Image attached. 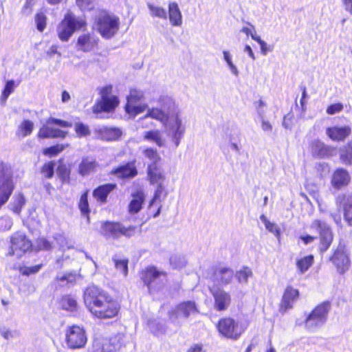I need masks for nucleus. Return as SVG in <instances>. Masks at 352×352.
Returning a JSON list of instances; mask_svg holds the SVG:
<instances>
[{"label": "nucleus", "instance_id": "1", "mask_svg": "<svg viewBox=\"0 0 352 352\" xmlns=\"http://www.w3.org/2000/svg\"><path fill=\"white\" fill-rule=\"evenodd\" d=\"M83 300L88 311L100 319L112 318L117 316L120 309L119 304L111 295L94 285L85 289Z\"/></svg>", "mask_w": 352, "mask_h": 352}, {"label": "nucleus", "instance_id": "2", "mask_svg": "<svg viewBox=\"0 0 352 352\" xmlns=\"http://www.w3.org/2000/svg\"><path fill=\"white\" fill-rule=\"evenodd\" d=\"M136 226H125L120 221H106L101 223L100 234L107 240H119L122 236L129 239L136 232Z\"/></svg>", "mask_w": 352, "mask_h": 352}, {"label": "nucleus", "instance_id": "3", "mask_svg": "<svg viewBox=\"0 0 352 352\" xmlns=\"http://www.w3.org/2000/svg\"><path fill=\"white\" fill-rule=\"evenodd\" d=\"M95 26L102 38L110 39L119 30L120 19L115 14L102 12L96 18Z\"/></svg>", "mask_w": 352, "mask_h": 352}, {"label": "nucleus", "instance_id": "4", "mask_svg": "<svg viewBox=\"0 0 352 352\" xmlns=\"http://www.w3.org/2000/svg\"><path fill=\"white\" fill-rule=\"evenodd\" d=\"M331 303L324 301L317 305L307 316L305 320V328L311 332L322 327L327 322Z\"/></svg>", "mask_w": 352, "mask_h": 352}, {"label": "nucleus", "instance_id": "5", "mask_svg": "<svg viewBox=\"0 0 352 352\" xmlns=\"http://www.w3.org/2000/svg\"><path fill=\"white\" fill-rule=\"evenodd\" d=\"M85 21L81 18H76L72 13L65 14L64 19L57 28V33L62 41H67L74 32L82 28Z\"/></svg>", "mask_w": 352, "mask_h": 352}, {"label": "nucleus", "instance_id": "6", "mask_svg": "<svg viewBox=\"0 0 352 352\" xmlns=\"http://www.w3.org/2000/svg\"><path fill=\"white\" fill-rule=\"evenodd\" d=\"M14 188L12 172L7 164L0 163V208L9 199Z\"/></svg>", "mask_w": 352, "mask_h": 352}, {"label": "nucleus", "instance_id": "7", "mask_svg": "<svg viewBox=\"0 0 352 352\" xmlns=\"http://www.w3.org/2000/svg\"><path fill=\"white\" fill-rule=\"evenodd\" d=\"M113 87L111 85L102 87L100 90L101 99L93 107V113L98 114L101 112L113 111L119 104L117 96L111 95Z\"/></svg>", "mask_w": 352, "mask_h": 352}, {"label": "nucleus", "instance_id": "8", "mask_svg": "<svg viewBox=\"0 0 352 352\" xmlns=\"http://www.w3.org/2000/svg\"><path fill=\"white\" fill-rule=\"evenodd\" d=\"M65 336L67 346L72 349H82L87 342L85 330L82 327L78 325L74 324L67 327Z\"/></svg>", "mask_w": 352, "mask_h": 352}, {"label": "nucleus", "instance_id": "9", "mask_svg": "<svg viewBox=\"0 0 352 352\" xmlns=\"http://www.w3.org/2000/svg\"><path fill=\"white\" fill-rule=\"evenodd\" d=\"M56 124L63 128L72 126V123L54 118H50L47 120V126H42L38 132V137L41 138H65L67 132L58 129L50 126V125Z\"/></svg>", "mask_w": 352, "mask_h": 352}, {"label": "nucleus", "instance_id": "10", "mask_svg": "<svg viewBox=\"0 0 352 352\" xmlns=\"http://www.w3.org/2000/svg\"><path fill=\"white\" fill-rule=\"evenodd\" d=\"M310 228L319 234V250L321 253H324L329 249L333 241V234L329 226L324 221L315 219L311 222Z\"/></svg>", "mask_w": 352, "mask_h": 352}, {"label": "nucleus", "instance_id": "11", "mask_svg": "<svg viewBox=\"0 0 352 352\" xmlns=\"http://www.w3.org/2000/svg\"><path fill=\"white\" fill-rule=\"evenodd\" d=\"M144 93L142 91L131 89L126 97L127 102L125 105L126 112L132 116H135L144 112L148 107L147 104L142 103Z\"/></svg>", "mask_w": 352, "mask_h": 352}, {"label": "nucleus", "instance_id": "12", "mask_svg": "<svg viewBox=\"0 0 352 352\" xmlns=\"http://www.w3.org/2000/svg\"><path fill=\"white\" fill-rule=\"evenodd\" d=\"M165 278L166 274L155 267H147L142 274V279L150 293L161 288L164 284Z\"/></svg>", "mask_w": 352, "mask_h": 352}, {"label": "nucleus", "instance_id": "13", "mask_svg": "<svg viewBox=\"0 0 352 352\" xmlns=\"http://www.w3.org/2000/svg\"><path fill=\"white\" fill-rule=\"evenodd\" d=\"M167 135L171 138L173 142L177 148L180 143L185 132V126L182 124V121L178 113L170 118L165 123Z\"/></svg>", "mask_w": 352, "mask_h": 352}, {"label": "nucleus", "instance_id": "14", "mask_svg": "<svg viewBox=\"0 0 352 352\" xmlns=\"http://www.w3.org/2000/svg\"><path fill=\"white\" fill-rule=\"evenodd\" d=\"M214 298V307L217 311L226 310L230 305L232 298L229 292L218 285H212L209 288Z\"/></svg>", "mask_w": 352, "mask_h": 352}, {"label": "nucleus", "instance_id": "15", "mask_svg": "<svg viewBox=\"0 0 352 352\" xmlns=\"http://www.w3.org/2000/svg\"><path fill=\"white\" fill-rule=\"evenodd\" d=\"M199 313L198 308L194 301H184L177 305L169 312L170 318L175 321L178 318H188Z\"/></svg>", "mask_w": 352, "mask_h": 352}, {"label": "nucleus", "instance_id": "16", "mask_svg": "<svg viewBox=\"0 0 352 352\" xmlns=\"http://www.w3.org/2000/svg\"><path fill=\"white\" fill-rule=\"evenodd\" d=\"M219 333L227 338L236 340L241 336L242 330L238 323L232 318L221 319L217 325Z\"/></svg>", "mask_w": 352, "mask_h": 352}, {"label": "nucleus", "instance_id": "17", "mask_svg": "<svg viewBox=\"0 0 352 352\" xmlns=\"http://www.w3.org/2000/svg\"><path fill=\"white\" fill-rule=\"evenodd\" d=\"M31 247L32 243L27 238L26 235L21 232H17L11 237V246L9 254L20 256L23 253L29 250Z\"/></svg>", "mask_w": 352, "mask_h": 352}, {"label": "nucleus", "instance_id": "18", "mask_svg": "<svg viewBox=\"0 0 352 352\" xmlns=\"http://www.w3.org/2000/svg\"><path fill=\"white\" fill-rule=\"evenodd\" d=\"M330 260L336 267L340 274H344L349 268L350 259L349 254L345 248V245L343 244L340 243L338 245Z\"/></svg>", "mask_w": 352, "mask_h": 352}, {"label": "nucleus", "instance_id": "19", "mask_svg": "<svg viewBox=\"0 0 352 352\" xmlns=\"http://www.w3.org/2000/svg\"><path fill=\"white\" fill-rule=\"evenodd\" d=\"M234 271L232 269L227 267H217L212 276V280L214 283L213 285H218L219 287L227 285L232 281L234 278Z\"/></svg>", "mask_w": 352, "mask_h": 352}, {"label": "nucleus", "instance_id": "20", "mask_svg": "<svg viewBox=\"0 0 352 352\" xmlns=\"http://www.w3.org/2000/svg\"><path fill=\"white\" fill-rule=\"evenodd\" d=\"M312 154L317 157H329L334 155L336 148L333 146L326 145L322 142L315 140L311 144Z\"/></svg>", "mask_w": 352, "mask_h": 352}, {"label": "nucleus", "instance_id": "21", "mask_svg": "<svg viewBox=\"0 0 352 352\" xmlns=\"http://www.w3.org/2000/svg\"><path fill=\"white\" fill-rule=\"evenodd\" d=\"M94 132L98 138L107 141L116 140L122 133L119 128L108 127L105 126H96L94 129Z\"/></svg>", "mask_w": 352, "mask_h": 352}, {"label": "nucleus", "instance_id": "22", "mask_svg": "<svg viewBox=\"0 0 352 352\" xmlns=\"http://www.w3.org/2000/svg\"><path fill=\"white\" fill-rule=\"evenodd\" d=\"M98 38L94 34H83L80 35L77 41L78 50L85 52H91L98 45Z\"/></svg>", "mask_w": 352, "mask_h": 352}, {"label": "nucleus", "instance_id": "23", "mask_svg": "<svg viewBox=\"0 0 352 352\" xmlns=\"http://www.w3.org/2000/svg\"><path fill=\"white\" fill-rule=\"evenodd\" d=\"M299 292L291 286L287 287L283 294L280 311L285 312L293 307L294 302L298 299Z\"/></svg>", "mask_w": 352, "mask_h": 352}, {"label": "nucleus", "instance_id": "24", "mask_svg": "<svg viewBox=\"0 0 352 352\" xmlns=\"http://www.w3.org/2000/svg\"><path fill=\"white\" fill-rule=\"evenodd\" d=\"M147 176L153 185L163 183L165 180L164 170L160 164H148Z\"/></svg>", "mask_w": 352, "mask_h": 352}, {"label": "nucleus", "instance_id": "25", "mask_svg": "<svg viewBox=\"0 0 352 352\" xmlns=\"http://www.w3.org/2000/svg\"><path fill=\"white\" fill-rule=\"evenodd\" d=\"M337 204L343 205L344 219L349 226H352V192L347 195L338 196Z\"/></svg>", "mask_w": 352, "mask_h": 352}, {"label": "nucleus", "instance_id": "26", "mask_svg": "<svg viewBox=\"0 0 352 352\" xmlns=\"http://www.w3.org/2000/svg\"><path fill=\"white\" fill-rule=\"evenodd\" d=\"M351 133L349 126L329 127L326 130L328 137L334 141H343Z\"/></svg>", "mask_w": 352, "mask_h": 352}, {"label": "nucleus", "instance_id": "27", "mask_svg": "<svg viewBox=\"0 0 352 352\" xmlns=\"http://www.w3.org/2000/svg\"><path fill=\"white\" fill-rule=\"evenodd\" d=\"M350 182V176L347 170L338 168L333 174L331 184L337 189L347 186Z\"/></svg>", "mask_w": 352, "mask_h": 352}, {"label": "nucleus", "instance_id": "28", "mask_svg": "<svg viewBox=\"0 0 352 352\" xmlns=\"http://www.w3.org/2000/svg\"><path fill=\"white\" fill-rule=\"evenodd\" d=\"M168 16L171 25L179 27L182 24V14L177 3L170 2L168 6Z\"/></svg>", "mask_w": 352, "mask_h": 352}, {"label": "nucleus", "instance_id": "29", "mask_svg": "<svg viewBox=\"0 0 352 352\" xmlns=\"http://www.w3.org/2000/svg\"><path fill=\"white\" fill-rule=\"evenodd\" d=\"M148 118L159 120L162 122L163 124H165L166 122L168 120L167 115L164 110L158 108L148 109L147 111V113L140 119L141 126L142 127L150 126V123H144V122ZM151 124L152 122H151Z\"/></svg>", "mask_w": 352, "mask_h": 352}, {"label": "nucleus", "instance_id": "30", "mask_svg": "<svg viewBox=\"0 0 352 352\" xmlns=\"http://www.w3.org/2000/svg\"><path fill=\"white\" fill-rule=\"evenodd\" d=\"M155 185L157 186V187L155 190L153 197L151 200L148 206L149 209H151L153 207L154 204L156 202L159 201V204H157V211L153 214V217L155 218L158 217L161 212L162 205L160 204V202L162 201L161 197L162 196V194L164 192V198H165L167 195V193L165 192V188L163 185V183L156 184Z\"/></svg>", "mask_w": 352, "mask_h": 352}, {"label": "nucleus", "instance_id": "31", "mask_svg": "<svg viewBox=\"0 0 352 352\" xmlns=\"http://www.w3.org/2000/svg\"><path fill=\"white\" fill-rule=\"evenodd\" d=\"M145 200V196L142 191H137L132 194V199L129 204L130 214L138 213L142 207Z\"/></svg>", "mask_w": 352, "mask_h": 352}, {"label": "nucleus", "instance_id": "32", "mask_svg": "<svg viewBox=\"0 0 352 352\" xmlns=\"http://www.w3.org/2000/svg\"><path fill=\"white\" fill-rule=\"evenodd\" d=\"M113 173L119 177H133L138 174L137 169L133 163L128 162L126 164L118 166Z\"/></svg>", "mask_w": 352, "mask_h": 352}, {"label": "nucleus", "instance_id": "33", "mask_svg": "<svg viewBox=\"0 0 352 352\" xmlns=\"http://www.w3.org/2000/svg\"><path fill=\"white\" fill-rule=\"evenodd\" d=\"M116 184H107L101 185L96 188L93 192V196L102 203L107 201L109 194L116 188Z\"/></svg>", "mask_w": 352, "mask_h": 352}, {"label": "nucleus", "instance_id": "34", "mask_svg": "<svg viewBox=\"0 0 352 352\" xmlns=\"http://www.w3.org/2000/svg\"><path fill=\"white\" fill-rule=\"evenodd\" d=\"M98 163L92 157H84L78 166L79 174L85 176L95 170Z\"/></svg>", "mask_w": 352, "mask_h": 352}, {"label": "nucleus", "instance_id": "35", "mask_svg": "<svg viewBox=\"0 0 352 352\" xmlns=\"http://www.w3.org/2000/svg\"><path fill=\"white\" fill-rule=\"evenodd\" d=\"M149 14L153 18H159L162 19H167L168 14L165 8L156 5L151 1L146 2Z\"/></svg>", "mask_w": 352, "mask_h": 352}, {"label": "nucleus", "instance_id": "36", "mask_svg": "<svg viewBox=\"0 0 352 352\" xmlns=\"http://www.w3.org/2000/svg\"><path fill=\"white\" fill-rule=\"evenodd\" d=\"M34 129V123L30 120H24L19 126L16 135L19 138L30 135Z\"/></svg>", "mask_w": 352, "mask_h": 352}, {"label": "nucleus", "instance_id": "37", "mask_svg": "<svg viewBox=\"0 0 352 352\" xmlns=\"http://www.w3.org/2000/svg\"><path fill=\"white\" fill-rule=\"evenodd\" d=\"M314 263V256L308 255L296 260V267L299 272L305 274Z\"/></svg>", "mask_w": 352, "mask_h": 352}, {"label": "nucleus", "instance_id": "38", "mask_svg": "<svg viewBox=\"0 0 352 352\" xmlns=\"http://www.w3.org/2000/svg\"><path fill=\"white\" fill-rule=\"evenodd\" d=\"M25 204V199L22 194L19 193L13 197V201L10 204L9 206L14 213L19 215Z\"/></svg>", "mask_w": 352, "mask_h": 352}, {"label": "nucleus", "instance_id": "39", "mask_svg": "<svg viewBox=\"0 0 352 352\" xmlns=\"http://www.w3.org/2000/svg\"><path fill=\"white\" fill-rule=\"evenodd\" d=\"M144 139L154 142L159 147L164 145V140L162 138L160 132L158 130L146 131L144 135Z\"/></svg>", "mask_w": 352, "mask_h": 352}, {"label": "nucleus", "instance_id": "40", "mask_svg": "<svg viewBox=\"0 0 352 352\" xmlns=\"http://www.w3.org/2000/svg\"><path fill=\"white\" fill-rule=\"evenodd\" d=\"M252 276V272L248 267H243L241 270L236 271L234 275L240 284H246L248 278Z\"/></svg>", "mask_w": 352, "mask_h": 352}, {"label": "nucleus", "instance_id": "41", "mask_svg": "<svg viewBox=\"0 0 352 352\" xmlns=\"http://www.w3.org/2000/svg\"><path fill=\"white\" fill-rule=\"evenodd\" d=\"M143 155L151 162L149 164H160L161 157L158 154L157 149L146 148L143 151Z\"/></svg>", "mask_w": 352, "mask_h": 352}, {"label": "nucleus", "instance_id": "42", "mask_svg": "<svg viewBox=\"0 0 352 352\" xmlns=\"http://www.w3.org/2000/svg\"><path fill=\"white\" fill-rule=\"evenodd\" d=\"M74 127L76 135L79 138L87 137L91 134L89 126L82 122H76Z\"/></svg>", "mask_w": 352, "mask_h": 352}, {"label": "nucleus", "instance_id": "43", "mask_svg": "<svg viewBox=\"0 0 352 352\" xmlns=\"http://www.w3.org/2000/svg\"><path fill=\"white\" fill-rule=\"evenodd\" d=\"M61 305L63 309L70 311H76L78 307L76 299L69 296H64L63 298Z\"/></svg>", "mask_w": 352, "mask_h": 352}, {"label": "nucleus", "instance_id": "44", "mask_svg": "<svg viewBox=\"0 0 352 352\" xmlns=\"http://www.w3.org/2000/svg\"><path fill=\"white\" fill-rule=\"evenodd\" d=\"M223 60L226 63L231 73L234 76H238L239 72V70H238L236 66L232 62V56L231 54L228 51L224 50V51H223Z\"/></svg>", "mask_w": 352, "mask_h": 352}, {"label": "nucleus", "instance_id": "45", "mask_svg": "<svg viewBox=\"0 0 352 352\" xmlns=\"http://www.w3.org/2000/svg\"><path fill=\"white\" fill-rule=\"evenodd\" d=\"M56 173L63 182H69L70 170L67 166L60 161Z\"/></svg>", "mask_w": 352, "mask_h": 352}, {"label": "nucleus", "instance_id": "46", "mask_svg": "<svg viewBox=\"0 0 352 352\" xmlns=\"http://www.w3.org/2000/svg\"><path fill=\"white\" fill-rule=\"evenodd\" d=\"M116 268L122 272L124 276L128 274V259H118L116 256L112 258Z\"/></svg>", "mask_w": 352, "mask_h": 352}, {"label": "nucleus", "instance_id": "47", "mask_svg": "<svg viewBox=\"0 0 352 352\" xmlns=\"http://www.w3.org/2000/svg\"><path fill=\"white\" fill-rule=\"evenodd\" d=\"M35 245L37 250L43 251H49L53 248L52 243L45 237L38 238Z\"/></svg>", "mask_w": 352, "mask_h": 352}, {"label": "nucleus", "instance_id": "48", "mask_svg": "<svg viewBox=\"0 0 352 352\" xmlns=\"http://www.w3.org/2000/svg\"><path fill=\"white\" fill-rule=\"evenodd\" d=\"M340 160L345 164H352V142L348 143L345 151L340 155Z\"/></svg>", "mask_w": 352, "mask_h": 352}, {"label": "nucleus", "instance_id": "49", "mask_svg": "<svg viewBox=\"0 0 352 352\" xmlns=\"http://www.w3.org/2000/svg\"><path fill=\"white\" fill-rule=\"evenodd\" d=\"M79 208L83 214H88L90 212L88 203V190L85 192L80 197L78 204Z\"/></svg>", "mask_w": 352, "mask_h": 352}, {"label": "nucleus", "instance_id": "50", "mask_svg": "<svg viewBox=\"0 0 352 352\" xmlns=\"http://www.w3.org/2000/svg\"><path fill=\"white\" fill-rule=\"evenodd\" d=\"M55 162L53 161L45 163L41 169V173L44 175L45 177L50 179L54 174Z\"/></svg>", "mask_w": 352, "mask_h": 352}, {"label": "nucleus", "instance_id": "51", "mask_svg": "<svg viewBox=\"0 0 352 352\" xmlns=\"http://www.w3.org/2000/svg\"><path fill=\"white\" fill-rule=\"evenodd\" d=\"M64 148L65 146L63 144H56L45 148L43 153L45 155L55 156L63 151Z\"/></svg>", "mask_w": 352, "mask_h": 352}, {"label": "nucleus", "instance_id": "52", "mask_svg": "<svg viewBox=\"0 0 352 352\" xmlns=\"http://www.w3.org/2000/svg\"><path fill=\"white\" fill-rule=\"evenodd\" d=\"M95 0H76L77 6L82 10H91L94 8Z\"/></svg>", "mask_w": 352, "mask_h": 352}, {"label": "nucleus", "instance_id": "53", "mask_svg": "<svg viewBox=\"0 0 352 352\" xmlns=\"http://www.w3.org/2000/svg\"><path fill=\"white\" fill-rule=\"evenodd\" d=\"M37 30L43 32L46 26V16L43 13H38L35 16Z\"/></svg>", "mask_w": 352, "mask_h": 352}, {"label": "nucleus", "instance_id": "54", "mask_svg": "<svg viewBox=\"0 0 352 352\" xmlns=\"http://www.w3.org/2000/svg\"><path fill=\"white\" fill-rule=\"evenodd\" d=\"M12 220L8 216H3L0 218V231L9 230L12 226Z\"/></svg>", "mask_w": 352, "mask_h": 352}, {"label": "nucleus", "instance_id": "55", "mask_svg": "<svg viewBox=\"0 0 352 352\" xmlns=\"http://www.w3.org/2000/svg\"><path fill=\"white\" fill-rule=\"evenodd\" d=\"M170 264L175 268H182L186 265V261L184 258L179 256H173L170 258Z\"/></svg>", "mask_w": 352, "mask_h": 352}, {"label": "nucleus", "instance_id": "56", "mask_svg": "<svg viewBox=\"0 0 352 352\" xmlns=\"http://www.w3.org/2000/svg\"><path fill=\"white\" fill-rule=\"evenodd\" d=\"M254 106L256 109V112L258 115V117L260 119H263L265 116V107L266 106L265 102L262 100H259L258 101H256L254 102Z\"/></svg>", "mask_w": 352, "mask_h": 352}, {"label": "nucleus", "instance_id": "57", "mask_svg": "<svg viewBox=\"0 0 352 352\" xmlns=\"http://www.w3.org/2000/svg\"><path fill=\"white\" fill-rule=\"evenodd\" d=\"M57 279L62 282H66L67 284H73L76 279V274L74 273H67L62 276H58Z\"/></svg>", "mask_w": 352, "mask_h": 352}, {"label": "nucleus", "instance_id": "58", "mask_svg": "<svg viewBox=\"0 0 352 352\" xmlns=\"http://www.w3.org/2000/svg\"><path fill=\"white\" fill-rule=\"evenodd\" d=\"M14 89V81L12 80H8L3 90V96H5V100H6L9 96L13 92Z\"/></svg>", "mask_w": 352, "mask_h": 352}, {"label": "nucleus", "instance_id": "59", "mask_svg": "<svg viewBox=\"0 0 352 352\" xmlns=\"http://www.w3.org/2000/svg\"><path fill=\"white\" fill-rule=\"evenodd\" d=\"M343 104L342 103H335L329 105L327 109V113L329 115H334L339 113L343 109Z\"/></svg>", "mask_w": 352, "mask_h": 352}, {"label": "nucleus", "instance_id": "60", "mask_svg": "<svg viewBox=\"0 0 352 352\" xmlns=\"http://www.w3.org/2000/svg\"><path fill=\"white\" fill-rule=\"evenodd\" d=\"M265 226L269 232L273 233L276 236H278L280 235L279 228L276 224L271 222H265Z\"/></svg>", "mask_w": 352, "mask_h": 352}, {"label": "nucleus", "instance_id": "61", "mask_svg": "<svg viewBox=\"0 0 352 352\" xmlns=\"http://www.w3.org/2000/svg\"><path fill=\"white\" fill-rule=\"evenodd\" d=\"M0 334L6 340H9L13 338V334L11 330L4 326L0 327Z\"/></svg>", "mask_w": 352, "mask_h": 352}, {"label": "nucleus", "instance_id": "62", "mask_svg": "<svg viewBox=\"0 0 352 352\" xmlns=\"http://www.w3.org/2000/svg\"><path fill=\"white\" fill-rule=\"evenodd\" d=\"M330 216L337 225H340L342 217L339 209H338L336 211H331Z\"/></svg>", "mask_w": 352, "mask_h": 352}, {"label": "nucleus", "instance_id": "63", "mask_svg": "<svg viewBox=\"0 0 352 352\" xmlns=\"http://www.w3.org/2000/svg\"><path fill=\"white\" fill-rule=\"evenodd\" d=\"M292 116L291 114H287L284 116L283 126L287 129H292Z\"/></svg>", "mask_w": 352, "mask_h": 352}, {"label": "nucleus", "instance_id": "64", "mask_svg": "<svg viewBox=\"0 0 352 352\" xmlns=\"http://www.w3.org/2000/svg\"><path fill=\"white\" fill-rule=\"evenodd\" d=\"M344 10L352 15V0H342Z\"/></svg>", "mask_w": 352, "mask_h": 352}]
</instances>
